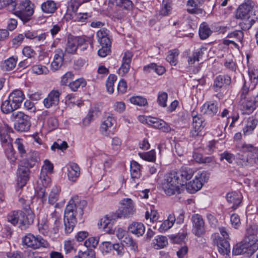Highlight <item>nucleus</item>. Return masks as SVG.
I'll use <instances>...</instances> for the list:
<instances>
[{"mask_svg":"<svg viewBox=\"0 0 258 258\" xmlns=\"http://www.w3.org/2000/svg\"><path fill=\"white\" fill-rule=\"evenodd\" d=\"M121 207L115 213L106 215L101 218L98 223V226L113 225L115 224L118 219L129 217L134 212V204L132 200L129 198L123 199L120 202Z\"/></svg>","mask_w":258,"mask_h":258,"instance_id":"nucleus-1","label":"nucleus"},{"mask_svg":"<svg viewBox=\"0 0 258 258\" xmlns=\"http://www.w3.org/2000/svg\"><path fill=\"white\" fill-rule=\"evenodd\" d=\"M86 201H78V197L72 198L66 206L64 213V223L67 226L66 221L69 226H75L77 224L76 213H78L82 216L83 214V209L86 207Z\"/></svg>","mask_w":258,"mask_h":258,"instance_id":"nucleus-2","label":"nucleus"},{"mask_svg":"<svg viewBox=\"0 0 258 258\" xmlns=\"http://www.w3.org/2000/svg\"><path fill=\"white\" fill-rule=\"evenodd\" d=\"M253 7V3L251 1L248 0L239 6L236 11V18L242 20L240 23L239 25L243 30L250 29L255 22L253 19H250Z\"/></svg>","mask_w":258,"mask_h":258,"instance_id":"nucleus-3","label":"nucleus"},{"mask_svg":"<svg viewBox=\"0 0 258 258\" xmlns=\"http://www.w3.org/2000/svg\"><path fill=\"white\" fill-rule=\"evenodd\" d=\"M161 185L165 194L171 196L181 192L180 187L184 186V181L180 182L179 174L172 172L166 175Z\"/></svg>","mask_w":258,"mask_h":258,"instance_id":"nucleus-4","label":"nucleus"},{"mask_svg":"<svg viewBox=\"0 0 258 258\" xmlns=\"http://www.w3.org/2000/svg\"><path fill=\"white\" fill-rule=\"evenodd\" d=\"M7 6H11L15 11L14 14L24 23L30 21L34 13V5L30 0H25L19 5H17L15 0L14 5L8 4Z\"/></svg>","mask_w":258,"mask_h":258,"instance_id":"nucleus-5","label":"nucleus"},{"mask_svg":"<svg viewBox=\"0 0 258 258\" xmlns=\"http://www.w3.org/2000/svg\"><path fill=\"white\" fill-rule=\"evenodd\" d=\"M258 149L251 144H243L240 148L236 156V162L238 165L246 167L253 165L252 156L256 153Z\"/></svg>","mask_w":258,"mask_h":258,"instance_id":"nucleus-6","label":"nucleus"},{"mask_svg":"<svg viewBox=\"0 0 258 258\" xmlns=\"http://www.w3.org/2000/svg\"><path fill=\"white\" fill-rule=\"evenodd\" d=\"M219 230L222 236L218 233L213 234L212 235L213 242L217 245L220 253L223 255H228L230 252L229 234L224 227L220 228Z\"/></svg>","mask_w":258,"mask_h":258,"instance_id":"nucleus-7","label":"nucleus"},{"mask_svg":"<svg viewBox=\"0 0 258 258\" xmlns=\"http://www.w3.org/2000/svg\"><path fill=\"white\" fill-rule=\"evenodd\" d=\"M8 222L13 225L19 224L22 226H29L33 224L34 215L31 210L27 211V214L21 211H13L7 216Z\"/></svg>","mask_w":258,"mask_h":258,"instance_id":"nucleus-8","label":"nucleus"},{"mask_svg":"<svg viewBox=\"0 0 258 258\" xmlns=\"http://www.w3.org/2000/svg\"><path fill=\"white\" fill-rule=\"evenodd\" d=\"M12 120H16L15 128L20 132L28 131L31 126L30 117L22 111L13 112L11 115Z\"/></svg>","mask_w":258,"mask_h":258,"instance_id":"nucleus-9","label":"nucleus"},{"mask_svg":"<svg viewBox=\"0 0 258 258\" xmlns=\"http://www.w3.org/2000/svg\"><path fill=\"white\" fill-rule=\"evenodd\" d=\"M258 227H248L246 229V233L244 239L247 245L251 247L252 251H256L258 250Z\"/></svg>","mask_w":258,"mask_h":258,"instance_id":"nucleus-10","label":"nucleus"},{"mask_svg":"<svg viewBox=\"0 0 258 258\" xmlns=\"http://www.w3.org/2000/svg\"><path fill=\"white\" fill-rule=\"evenodd\" d=\"M23 242L28 247L33 249H37L40 247L46 248L49 246V244L46 240L41 237H36L31 234L26 235L23 238Z\"/></svg>","mask_w":258,"mask_h":258,"instance_id":"nucleus-11","label":"nucleus"},{"mask_svg":"<svg viewBox=\"0 0 258 258\" xmlns=\"http://www.w3.org/2000/svg\"><path fill=\"white\" fill-rule=\"evenodd\" d=\"M231 82V78L228 75H219L214 79L211 87L215 92L220 93L225 90Z\"/></svg>","mask_w":258,"mask_h":258,"instance_id":"nucleus-12","label":"nucleus"},{"mask_svg":"<svg viewBox=\"0 0 258 258\" xmlns=\"http://www.w3.org/2000/svg\"><path fill=\"white\" fill-rule=\"evenodd\" d=\"M192 129L190 132V136L196 137L198 136L202 128L204 127V119L201 115H198L192 112Z\"/></svg>","mask_w":258,"mask_h":258,"instance_id":"nucleus-13","label":"nucleus"},{"mask_svg":"<svg viewBox=\"0 0 258 258\" xmlns=\"http://www.w3.org/2000/svg\"><path fill=\"white\" fill-rule=\"evenodd\" d=\"M61 93L57 90H52L43 100L44 106L46 108L57 106L59 102V97Z\"/></svg>","mask_w":258,"mask_h":258,"instance_id":"nucleus-14","label":"nucleus"},{"mask_svg":"<svg viewBox=\"0 0 258 258\" xmlns=\"http://www.w3.org/2000/svg\"><path fill=\"white\" fill-rule=\"evenodd\" d=\"M17 174L18 185L21 188L23 187L29 179V169L27 167L20 166L18 168Z\"/></svg>","mask_w":258,"mask_h":258,"instance_id":"nucleus-15","label":"nucleus"},{"mask_svg":"<svg viewBox=\"0 0 258 258\" xmlns=\"http://www.w3.org/2000/svg\"><path fill=\"white\" fill-rule=\"evenodd\" d=\"M83 42V39L80 38V36H74L69 35L67 38V42L66 47V51L69 53L74 54L76 53L79 47V42Z\"/></svg>","mask_w":258,"mask_h":258,"instance_id":"nucleus-16","label":"nucleus"},{"mask_svg":"<svg viewBox=\"0 0 258 258\" xmlns=\"http://www.w3.org/2000/svg\"><path fill=\"white\" fill-rule=\"evenodd\" d=\"M258 105L255 100L252 99H241L240 101V109L243 114H249L252 113Z\"/></svg>","mask_w":258,"mask_h":258,"instance_id":"nucleus-17","label":"nucleus"},{"mask_svg":"<svg viewBox=\"0 0 258 258\" xmlns=\"http://www.w3.org/2000/svg\"><path fill=\"white\" fill-rule=\"evenodd\" d=\"M219 110V104L216 101L205 103L201 107V111L204 114L210 116L216 115Z\"/></svg>","mask_w":258,"mask_h":258,"instance_id":"nucleus-18","label":"nucleus"},{"mask_svg":"<svg viewBox=\"0 0 258 258\" xmlns=\"http://www.w3.org/2000/svg\"><path fill=\"white\" fill-rule=\"evenodd\" d=\"M243 240L240 243L235 245L233 248L232 253L233 255H237L246 253L248 255H251L255 251H251V249L249 245Z\"/></svg>","mask_w":258,"mask_h":258,"instance_id":"nucleus-19","label":"nucleus"},{"mask_svg":"<svg viewBox=\"0 0 258 258\" xmlns=\"http://www.w3.org/2000/svg\"><path fill=\"white\" fill-rule=\"evenodd\" d=\"M150 125L153 127L161 130L164 133H169L171 128L169 124L164 120L158 118L152 117V121H150Z\"/></svg>","mask_w":258,"mask_h":258,"instance_id":"nucleus-20","label":"nucleus"},{"mask_svg":"<svg viewBox=\"0 0 258 258\" xmlns=\"http://www.w3.org/2000/svg\"><path fill=\"white\" fill-rule=\"evenodd\" d=\"M205 0H188L186 3V6L190 7L191 8H187L186 11L190 14H199L202 12V9L200 8L205 3Z\"/></svg>","mask_w":258,"mask_h":258,"instance_id":"nucleus-21","label":"nucleus"},{"mask_svg":"<svg viewBox=\"0 0 258 258\" xmlns=\"http://www.w3.org/2000/svg\"><path fill=\"white\" fill-rule=\"evenodd\" d=\"M53 60L51 63V70L53 71L59 70L63 63V53L61 49H57L55 52Z\"/></svg>","mask_w":258,"mask_h":258,"instance_id":"nucleus-22","label":"nucleus"},{"mask_svg":"<svg viewBox=\"0 0 258 258\" xmlns=\"http://www.w3.org/2000/svg\"><path fill=\"white\" fill-rule=\"evenodd\" d=\"M115 120L112 116H108L102 122L100 127V132L104 136L109 135L110 128L113 126Z\"/></svg>","mask_w":258,"mask_h":258,"instance_id":"nucleus-23","label":"nucleus"},{"mask_svg":"<svg viewBox=\"0 0 258 258\" xmlns=\"http://www.w3.org/2000/svg\"><path fill=\"white\" fill-rule=\"evenodd\" d=\"M10 100L18 108L20 107L25 98V95L21 90H17L11 93L9 97Z\"/></svg>","mask_w":258,"mask_h":258,"instance_id":"nucleus-24","label":"nucleus"},{"mask_svg":"<svg viewBox=\"0 0 258 258\" xmlns=\"http://www.w3.org/2000/svg\"><path fill=\"white\" fill-rule=\"evenodd\" d=\"M60 191V187L58 185H55L52 188L49 195L48 202L51 205H54L55 204V208L58 207L59 206V204L56 203V202L59 199Z\"/></svg>","mask_w":258,"mask_h":258,"instance_id":"nucleus-25","label":"nucleus"},{"mask_svg":"<svg viewBox=\"0 0 258 258\" xmlns=\"http://www.w3.org/2000/svg\"><path fill=\"white\" fill-rule=\"evenodd\" d=\"M241 195L236 192H231L228 193L226 196L227 202L232 204L231 208L233 210L236 209L241 202Z\"/></svg>","mask_w":258,"mask_h":258,"instance_id":"nucleus-26","label":"nucleus"},{"mask_svg":"<svg viewBox=\"0 0 258 258\" xmlns=\"http://www.w3.org/2000/svg\"><path fill=\"white\" fill-rule=\"evenodd\" d=\"M257 124V120L253 117H249L246 120V124L243 128V133L245 136L252 134Z\"/></svg>","mask_w":258,"mask_h":258,"instance_id":"nucleus-27","label":"nucleus"},{"mask_svg":"<svg viewBox=\"0 0 258 258\" xmlns=\"http://www.w3.org/2000/svg\"><path fill=\"white\" fill-rule=\"evenodd\" d=\"M109 31L107 29H100L97 32L98 40L100 45H111V41L108 37Z\"/></svg>","mask_w":258,"mask_h":258,"instance_id":"nucleus-28","label":"nucleus"},{"mask_svg":"<svg viewBox=\"0 0 258 258\" xmlns=\"http://www.w3.org/2000/svg\"><path fill=\"white\" fill-rule=\"evenodd\" d=\"M80 174V169L78 164L72 163L68 169V178L72 181H75Z\"/></svg>","mask_w":258,"mask_h":258,"instance_id":"nucleus-29","label":"nucleus"},{"mask_svg":"<svg viewBox=\"0 0 258 258\" xmlns=\"http://www.w3.org/2000/svg\"><path fill=\"white\" fill-rule=\"evenodd\" d=\"M201 181L198 180V178H195L188 183L185 185L186 189L190 194H194L200 190L203 186Z\"/></svg>","mask_w":258,"mask_h":258,"instance_id":"nucleus-30","label":"nucleus"},{"mask_svg":"<svg viewBox=\"0 0 258 258\" xmlns=\"http://www.w3.org/2000/svg\"><path fill=\"white\" fill-rule=\"evenodd\" d=\"M42 12L46 14H53L57 9L56 4L52 0H47L43 2L41 6Z\"/></svg>","mask_w":258,"mask_h":258,"instance_id":"nucleus-31","label":"nucleus"},{"mask_svg":"<svg viewBox=\"0 0 258 258\" xmlns=\"http://www.w3.org/2000/svg\"><path fill=\"white\" fill-rule=\"evenodd\" d=\"M248 74L249 82L251 83V88H255L258 83V69L254 67H250L248 68Z\"/></svg>","mask_w":258,"mask_h":258,"instance_id":"nucleus-32","label":"nucleus"},{"mask_svg":"<svg viewBox=\"0 0 258 258\" xmlns=\"http://www.w3.org/2000/svg\"><path fill=\"white\" fill-rule=\"evenodd\" d=\"M212 31L206 22H203L200 26L199 34L202 40L208 38L212 34Z\"/></svg>","mask_w":258,"mask_h":258,"instance_id":"nucleus-33","label":"nucleus"},{"mask_svg":"<svg viewBox=\"0 0 258 258\" xmlns=\"http://www.w3.org/2000/svg\"><path fill=\"white\" fill-rule=\"evenodd\" d=\"M141 167V165L136 161H132L131 162L130 171L132 179H138L140 177Z\"/></svg>","mask_w":258,"mask_h":258,"instance_id":"nucleus-34","label":"nucleus"},{"mask_svg":"<svg viewBox=\"0 0 258 258\" xmlns=\"http://www.w3.org/2000/svg\"><path fill=\"white\" fill-rule=\"evenodd\" d=\"M194 174V171L191 168H182L180 170V174L179 175L181 177L180 182H182V181H184V186L186 185L187 184L186 181L192 177Z\"/></svg>","mask_w":258,"mask_h":258,"instance_id":"nucleus-35","label":"nucleus"},{"mask_svg":"<svg viewBox=\"0 0 258 258\" xmlns=\"http://www.w3.org/2000/svg\"><path fill=\"white\" fill-rule=\"evenodd\" d=\"M109 2L126 10H130L133 6V3L131 0H109Z\"/></svg>","mask_w":258,"mask_h":258,"instance_id":"nucleus-36","label":"nucleus"},{"mask_svg":"<svg viewBox=\"0 0 258 258\" xmlns=\"http://www.w3.org/2000/svg\"><path fill=\"white\" fill-rule=\"evenodd\" d=\"M14 105V104H13L8 98V99L3 102L1 105V110L4 113H9L18 109V108Z\"/></svg>","mask_w":258,"mask_h":258,"instance_id":"nucleus-37","label":"nucleus"},{"mask_svg":"<svg viewBox=\"0 0 258 258\" xmlns=\"http://www.w3.org/2000/svg\"><path fill=\"white\" fill-rule=\"evenodd\" d=\"M203 55V52L202 49L195 50L191 55L188 56L187 62L189 65L194 64L196 61H199L201 57Z\"/></svg>","mask_w":258,"mask_h":258,"instance_id":"nucleus-38","label":"nucleus"},{"mask_svg":"<svg viewBox=\"0 0 258 258\" xmlns=\"http://www.w3.org/2000/svg\"><path fill=\"white\" fill-rule=\"evenodd\" d=\"M16 63L17 61L14 58L10 57L2 63L1 67L4 71H11L15 68Z\"/></svg>","mask_w":258,"mask_h":258,"instance_id":"nucleus-39","label":"nucleus"},{"mask_svg":"<svg viewBox=\"0 0 258 258\" xmlns=\"http://www.w3.org/2000/svg\"><path fill=\"white\" fill-rule=\"evenodd\" d=\"M5 155L7 159L12 162H15L17 157L15 155V151L12 144H8L5 149Z\"/></svg>","mask_w":258,"mask_h":258,"instance_id":"nucleus-40","label":"nucleus"},{"mask_svg":"<svg viewBox=\"0 0 258 258\" xmlns=\"http://www.w3.org/2000/svg\"><path fill=\"white\" fill-rule=\"evenodd\" d=\"M179 55V51L177 49H173L168 51L166 60L171 65L175 66L177 63V57Z\"/></svg>","mask_w":258,"mask_h":258,"instance_id":"nucleus-41","label":"nucleus"},{"mask_svg":"<svg viewBox=\"0 0 258 258\" xmlns=\"http://www.w3.org/2000/svg\"><path fill=\"white\" fill-rule=\"evenodd\" d=\"M86 85L85 80L83 78H80L69 84V87L73 91H76L80 87H84Z\"/></svg>","mask_w":258,"mask_h":258,"instance_id":"nucleus-42","label":"nucleus"},{"mask_svg":"<svg viewBox=\"0 0 258 258\" xmlns=\"http://www.w3.org/2000/svg\"><path fill=\"white\" fill-rule=\"evenodd\" d=\"M99 110L96 108H92L89 111V112L86 117V118L83 120L84 123L89 124L91 121L93 120L96 117H97L98 115Z\"/></svg>","mask_w":258,"mask_h":258,"instance_id":"nucleus-43","label":"nucleus"},{"mask_svg":"<svg viewBox=\"0 0 258 258\" xmlns=\"http://www.w3.org/2000/svg\"><path fill=\"white\" fill-rule=\"evenodd\" d=\"M117 77L114 74H110L106 81V87L107 91L109 94H112L114 92V83L116 81Z\"/></svg>","mask_w":258,"mask_h":258,"instance_id":"nucleus-44","label":"nucleus"},{"mask_svg":"<svg viewBox=\"0 0 258 258\" xmlns=\"http://www.w3.org/2000/svg\"><path fill=\"white\" fill-rule=\"evenodd\" d=\"M19 153L21 157H24L26 155V150L24 145V141L22 139L17 138L15 141Z\"/></svg>","mask_w":258,"mask_h":258,"instance_id":"nucleus-45","label":"nucleus"},{"mask_svg":"<svg viewBox=\"0 0 258 258\" xmlns=\"http://www.w3.org/2000/svg\"><path fill=\"white\" fill-rule=\"evenodd\" d=\"M139 155L144 160L154 162L156 160V152L154 150L144 153H139Z\"/></svg>","mask_w":258,"mask_h":258,"instance_id":"nucleus-46","label":"nucleus"},{"mask_svg":"<svg viewBox=\"0 0 258 258\" xmlns=\"http://www.w3.org/2000/svg\"><path fill=\"white\" fill-rule=\"evenodd\" d=\"M39 186L46 187L51 183V179L45 172H41L39 180L38 181Z\"/></svg>","mask_w":258,"mask_h":258,"instance_id":"nucleus-47","label":"nucleus"},{"mask_svg":"<svg viewBox=\"0 0 258 258\" xmlns=\"http://www.w3.org/2000/svg\"><path fill=\"white\" fill-rule=\"evenodd\" d=\"M255 88H251V83L248 81H244L243 86L239 92L240 98L241 99H245L248 92L253 90Z\"/></svg>","mask_w":258,"mask_h":258,"instance_id":"nucleus-48","label":"nucleus"},{"mask_svg":"<svg viewBox=\"0 0 258 258\" xmlns=\"http://www.w3.org/2000/svg\"><path fill=\"white\" fill-rule=\"evenodd\" d=\"M168 94L165 92H159L157 97V103L162 107H165L167 106Z\"/></svg>","mask_w":258,"mask_h":258,"instance_id":"nucleus-49","label":"nucleus"},{"mask_svg":"<svg viewBox=\"0 0 258 258\" xmlns=\"http://www.w3.org/2000/svg\"><path fill=\"white\" fill-rule=\"evenodd\" d=\"M80 38L83 39V42L79 43V47L82 51H84L87 49L88 45H92L93 38L90 37H87L85 36H80Z\"/></svg>","mask_w":258,"mask_h":258,"instance_id":"nucleus-50","label":"nucleus"},{"mask_svg":"<svg viewBox=\"0 0 258 258\" xmlns=\"http://www.w3.org/2000/svg\"><path fill=\"white\" fill-rule=\"evenodd\" d=\"M31 71L37 75L47 74L49 71L47 67L41 64L34 65L31 68Z\"/></svg>","mask_w":258,"mask_h":258,"instance_id":"nucleus-51","label":"nucleus"},{"mask_svg":"<svg viewBox=\"0 0 258 258\" xmlns=\"http://www.w3.org/2000/svg\"><path fill=\"white\" fill-rule=\"evenodd\" d=\"M122 242L127 246L130 247L131 249L134 251L138 250V245L133 238L128 235L121 240Z\"/></svg>","mask_w":258,"mask_h":258,"instance_id":"nucleus-52","label":"nucleus"},{"mask_svg":"<svg viewBox=\"0 0 258 258\" xmlns=\"http://www.w3.org/2000/svg\"><path fill=\"white\" fill-rule=\"evenodd\" d=\"M99 237H91L85 241L84 245L87 248H95L99 242Z\"/></svg>","mask_w":258,"mask_h":258,"instance_id":"nucleus-53","label":"nucleus"},{"mask_svg":"<svg viewBox=\"0 0 258 258\" xmlns=\"http://www.w3.org/2000/svg\"><path fill=\"white\" fill-rule=\"evenodd\" d=\"M168 243L167 238L165 236H158L156 239V243L154 247L155 249H158L164 248Z\"/></svg>","mask_w":258,"mask_h":258,"instance_id":"nucleus-54","label":"nucleus"},{"mask_svg":"<svg viewBox=\"0 0 258 258\" xmlns=\"http://www.w3.org/2000/svg\"><path fill=\"white\" fill-rule=\"evenodd\" d=\"M131 103L138 106H145L147 104V99L141 96H134L130 99Z\"/></svg>","mask_w":258,"mask_h":258,"instance_id":"nucleus-55","label":"nucleus"},{"mask_svg":"<svg viewBox=\"0 0 258 258\" xmlns=\"http://www.w3.org/2000/svg\"><path fill=\"white\" fill-rule=\"evenodd\" d=\"M220 156L221 161L225 159L229 164L233 163L235 159L234 155L228 151H224L220 155Z\"/></svg>","mask_w":258,"mask_h":258,"instance_id":"nucleus-56","label":"nucleus"},{"mask_svg":"<svg viewBox=\"0 0 258 258\" xmlns=\"http://www.w3.org/2000/svg\"><path fill=\"white\" fill-rule=\"evenodd\" d=\"M186 236L185 233H178L177 235H169V238L172 241V242L175 243H180L184 241Z\"/></svg>","mask_w":258,"mask_h":258,"instance_id":"nucleus-57","label":"nucleus"},{"mask_svg":"<svg viewBox=\"0 0 258 258\" xmlns=\"http://www.w3.org/2000/svg\"><path fill=\"white\" fill-rule=\"evenodd\" d=\"M78 254L82 258H96L95 252L92 248H87L86 250H79Z\"/></svg>","mask_w":258,"mask_h":258,"instance_id":"nucleus-58","label":"nucleus"},{"mask_svg":"<svg viewBox=\"0 0 258 258\" xmlns=\"http://www.w3.org/2000/svg\"><path fill=\"white\" fill-rule=\"evenodd\" d=\"M68 148V145L66 141H61L58 140L57 142H54L51 146V148L52 150L58 149L61 151L66 150Z\"/></svg>","mask_w":258,"mask_h":258,"instance_id":"nucleus-59","label":"nucleus"},{"mask_svg":"<svg viewBox=\"0 0 258 258\" xmlns=\"http://www.w3.org/2000/svg\"><path fill=\"white\" fill-rule=\"evenodd\" d=\"M75 242L74 240L69 239L66 240L64 242V249L66 252V253H69L72 251H76L75 248Z\"/></svg>","mask_w":258,"mask_h":258,"instance_id":"nucleus-60","label":"nucleus"},{"mask_svg":"<svg viewBox=\"0 0 258 258\" xmlns=\"http://www.w3.org/2000/svg\"><path fill=\"white\" fill-rule=\"evenodd\" d=\"M227 37L229 38H234L238 42L241 43L243 39V33L240 30H235L229 33Z\"/></svg>","mask_w":258,"mask_h":258,"instance_id":"nucleus-61","label":"nucleus"},{"mask_svg":"<svg viewBox=\"0 0 258 258\" xmlns=\"http://www.w3.org/2000/svg\"><path fill=\"white\" fill-rule=\"evenodd\" d=\"M145 218L147 220L150 219L152 222L156 221L158 219V213L156 211L150 209V211H147L145 214Z\"/></svg>","mask_w":258,"mask_h":258,"instance_id":"nucleus-62","label":"nucleus"},{"mask_svg":"<svg viewBox=\"0 0 258 258\" xmlns=\"http://www.w3.org/2000/svg\"><path fill=\"white\" fill-rule=\"evenodd\" d=\"M47 36L48 34L46 33H39L36 31L33 42L35 43L40 44L45 41Z\"/></svg>","mask_w":258,"mask_h":258,"instance_id":"nucleus-63","label":"nucleus"},{"mask_svg":"<svg viewBox=\"0 0 258 258\" xmlns=\"http://www.w3.org/2000/svg\"><path fill=\"white\" fill-rule=\"evenodd\" d=\"M113 244L111 242L105 241L101 243L100 248L102 253H108L112 249Z\"/></svg>","mask_w":258,"mask_h":258,"instance_id":"nucleus-64","label":"nucleus"}]
</instances>
